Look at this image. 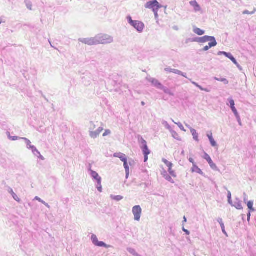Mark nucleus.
I'll list each match as a JSON object with an SVG mask.
<instances>
[{"mask_svg": "<svg viewBox=\"0 0 256 256\" xmlns=\"http://www.w3.org/2000/svg\"><path fill=\"white\" fill-rule=\"evenodd\" d=\"M146 8L152 10L154 14L156 17L158 16V10L162 8L158 2L156 0H152L148 2L146 6Z\"/></svg>", "mask_w": 256, "mask_h": 256, "instance_id": "obj_1", "label": "nucleus"}, {"mask_svg": "<svg viewBox=\"0 0 256 256\" xmlns=\"http://www.w3.org/2000/svg\"><path fill=\"white\" fill-rule=\"evenodd\" d=\"M142 150L143 154L144 156V162H146L148 160V155L150 154V150L148 148L146 141L142 138Z\"/></svg>", "mask_w": 256, "mask_h": 256, "instance_id": "obj_2", "label": "nucleus"}, {"mask_svg": "<svg viewBox=\"0 0 256 256\" xmlns=\"http://www.w3.org/2000/svg\"><path fill=\"white\" fill-rule=\"evenodd\" d=\"M142 210L140 206H136L132 208V213L134 216V220L138 221L142 214Z\"/></svg>", "mask_w": 256, "mask_h": 256, "instance_id": "obj_3", "label": "nucleus"}, {"mask_svg": "<svg viewBox=\"0 0 256 256\" xmlns=\"http://www.w3.org/2000/svg\"><path fill=\"white\" fill-rule=\"evenodd\" d=\"M92 240L94 244L96 246H100V247L103 246V247H105V248H107L110 247V246L106 245L104 242H99L98 240V239L96 236L94 234H92Z\"/></svg>", "mask_w": 256, "mask_h": 256, "instance_id": "obj_4", "label": "nucleus"}, {"mask_svg": "<svg viewBox=\"0 0 256 256\" xmlns=\"http://www.w3.org/2000/svg\"><path fill=\"white\" fill-rule=\"evenodd\" d=\"M162 160L168 168V170L170 174L174 177H176V174L174 171L172 170V167L173 166L172 164L164 158H163Z\"/></svg>", "mask_w": 256, "mask_h": 256, "instance_id": "obj_5", "label": "nucleus"}, {"mask_svg": "<svg viewBox=\"0 0 256 256\" xmlns=\"http://www.w3.org/2000/svg\"><path fill=\"white\" fill-rule=\"evenodd\" d=\"M132 26L138 32H142L144 28V24L140 21H134Z\"/></svg>", "mask_w": 256, "mask_h": 256, "instance_id": "obj_6", "label": "nucleus"}, {"mask_svg": "<svg viewBox=\"0 0 256 256\" xmlns=\"http://www.w3.org/2000/svg\"><path fill=\"white\" fill-rule=\"evenodd\" d=\"M204 158L208 162L210 166L212 168L215 169L216 168V164L213 162L212 158H210V156L208 154H207L206 153L204 154Z\"/></svg>", "mask_w": 256, "mask_h": 256, "instance_id": "obj_7", "label": "nucleus"}, {"mask_svg": "<svg viewBox=\"0 0 256 256\" xmlns=\"http://www.w3.org/2000/svg\"><path fill=\"white\" fill-rule=\"evenodd\" d=\"M200 42H216L214 38L210 36H204L200 38Z\"/></svg>", "mask_w": 256, "mask_h": 256, "instance_id": "obj_8", "label": "nucleus"}, {"mask_svg": "<svg viewBox=\"0 0 256 256\" xmlns=\"http://www.w3.org/2000/svg\"><path fill=\"white\" fill-rule=\"evenodd\" d=\"M207 136L209 138L212 146L213 147L216 146L217 144L213 138L212 133V132H210L208 134H207Z\"/></svg>", "mask_w": 256, "mask_h": 256, "instance_id": "obj_9", "label": "nucleus"}, {"mask_svg": "<svg viewBox=\"0 0 256 256\" xmlns=\"http://www.w3.org/2000/svg\"><path fill=\"white\" fill-rule=\"evenodd\" d=\"M91 175L94 178L97 180L98 183L100 184L101 178L98 176V174L94 171H92Z\"/></svg>", "mask_w": 256, "mask_h": 256, "instance_id": "obj_10", "label": "nucleus"}, {"mask_svg": "<svg viewBox=\"0 0 256 256\" xmlns=\"http://www.w3.org/2000/svg\"><path fill=\"white\" fill-rule=\"evenodd\" d=\"M190 4L192 6L194 7L195 11L198 12L200 10V6L196 0L190 2Z\"/></svg>", "mask_w": 256, "mask_h": 256, "instance_id": "obj_11", "label": "nucleus"}, {"mask_svg": "<svg viewBox=\"0 0 256 256\" xmlns=\"http://www.w3.org/2000/svg\"><path fill=\"white\" fill-rule=\"evenodd\" d=\"M221 54H224L226 57L229 58L234 64H238V63L236 62V59L234 58V57L230 54L227 53V52H221Z\"/></svg>", "mask_w": 256, "mask_h": 256, "instance_id": "obj_12", "label": "nucleus"}, {"mask_svg": "<svg viewBox=\"0 0 256 256\" xmlns=\"http://www.w3.org/2000/svg\"><path fill=\"white\" fill-rule=\"evenodd\" d=\"M103 43L108 44L112 42V38L108 35H105L102 36Z\"/></svg>", "mask_w": 256, "mask_h": 256, "instance_id": "obj_13", "label": "nucleus"}, {"mask_svg": "<svg viewBox=\"0 0 256 256\" xmlns=\"http://www.w3.org/2000/svg\"><path fill=\"white\" fill-rule=\"evenodd\" d=\"M114 156L119 158L122 162L126 158V155L120 152L114 154Z\"/></svg>", "mask_w": 256, "mask_h": 256, "instance_id": "obj_14", "label": "nucleus"}, {"mask_svg": "<svg viewBox=\"0 0 256 256\" xmlns=\"http://www.w3.org/2000/svg\"><path fill=\"white\" fill-rule=\"evenodd\" d=\"M216 44V42H209L208 46H206L204 48L203 50L204 51H206L208 50L210 48L215 46Z\"/></svg>", "mask_w": 256, "mask_h": 256, "instance_id": "obj_15", "label": "nucleus"}, {"mask_svg": "<svg viewBox=\"0 0 256 256\" xmlns=\"http://www.w3.org/2000/svg\"><path fill=\"white\" fill-rule=\"evenodd\" d=\"M122 162H124V168L126 172V176H128V175L129 174L130 169H129V166H128V162H127V159L126 158L125 160L122 161Z\"/></svg>", "mask_w": 256, "mask_h": 256, "instance_id": "obj_16", "label": "nucleus"}, {"mask_svg": "<svg viewBox=\"0 0 256 256\" xmlns=\"http://www.w3.org/2000/svg\"><path fill=\"white\" fill-rule=\"evenodd\" d=\"M247 206L248 208L250 210V212H249L248 216L249 217L250 216V212H254V208H253V202L252 201H249L248 202Z\"/></svg>", "mask_w": 256, "mask_h": 256, "instance_id": "obj_17", "label": "nucleus"}, {"mask_svg": "<svg viewBox=\"0 0 256 256\" xmlns=\"http://www.w3.org/2000/svg\"><path fill=\"white\" fill-rule=\"evenodd\" d=\"M194 32L195 34H197L198 36H202L204 34V30L198 28H194Z\"/></svg>", "mask_w": 256, "mask_h": 256, "instance_id": "obj_18", "label": "nucleus"}, {"mask_svg": "<svg viewBox=\"0 0 256 256\" xmlns=\"http://www.w3.org/2000/svg\"><path fill=\"white\" fill-rule=\"evenodd\" d=\"M165 70L166 72H173V73L178 74H181V72H180V70H177L167 68H166Z\"/></svg>", "mask_w": 256, "mask_h": 256, "instance_id": "obj_19", "label": "nucleus"}, {"mask_svg": "<svg viewBox=\"0 0 256 256\" xmlns=\"http://www.w3.org/2000/svg\"><path fill=\"white\" fill-rule=\"evenodd\" d=\"M190 132H191V133L192 134L194 138L196 140L198 141V134L196 132V131L194 129H192L190 130Z\"/></svg>", "mask_w": 256, "mask_h": 256, "instance_id": "obj_20", "label": "nucleus"}, {"mask_svg": "<svg viewBox=\"0 0 256 256\" xmlns=\"http://www.w3.org/2000/svg\"><path fill=\"white\" fill-rule=\"evenodd\" d=\"M85 43L89 45H94L96 44L94 40L92 38L86 40Z\"/></svg>", "mask_w": 256, "mask_h": 256, "instance_id": "obj_21", "label": "nucleus"}, {"mask_svg": "<svg viewBox=\"0 0 256 256\" xmlns=\"http://www.w3.org/2000/svg\"><path fill=\"white\" fill-rule=\"evenodd\" d=\"M152 82L154 85L156 86H161L160 84L156 80H152Z\"/></svg>", "mask_w": 256, "mask_h": 256, "instance_id": "obj_22", "label": "nucleus"}, {"mask_svg": "<svg viewBox=\"0 0 256 256\" xmlns=\"http://www.w3.org/2000/svg\"><path fill=\"white\" fill-rule=\"evenodd\" d=\"M110 133H111V132L110 130H106L105 132L103 134V136H106L110 134Z\"/></svg>", "mask_w": 256, "mask_h": 256, "instance_id": "obj_23", "label": "nucleus"}, {"mask_svg": "<svg viewBox=\"0 0 256 256\" xmlns=\"http://www.w3.org/2000/svg\"><path fill=\"white\" fill-rule=\"evenodd\" d=\"M230 108H232V111L234 112V113L235 114V115L237 116L238 114V112H237L236 108L234 107V106H232Z\"/></svg>", "mask_w": 256, "mask_h": 256, "instance_id": "obj_24", "label": "nucleus"}, {"mask_svg": "<svg viewBox=\"0 0 256 256\" xmlns=\"http://www.w3.org/2000/svg\"><path fill=\"white\" fill-rule=\"evenodd\" d=\"M218 80L224 82L226 84H228V82L226 78H222V79H216Z\"/></svg>", "mask_w": 256, "mask_h": 256, "instance_id": "obj_25", "label": "nucleus"}, {"mask_svg": "<svg viewBox=\"0 0 256 256\" xmlns=\"http://www.w3.org/2000/svg\"><path fill=\"white\" fill-rule=\"evenodd\" d=\"M122 196H116L114 198V200H120L122 199Z\"/></svg>", "mask_w": 256, "mask_h": 256, "instance_id": "obj_26", "label": "nucleus"}, {"mask_svg": "<svg viewBox=\"0 0 256 256\" xmlns=\"http://www.w3.org/2000/svg\"><path fill=\"white\" fill-rule=\"evenodd\" d=\"M128 22H129L130 24H132H132H134V20H132V18H131L130 16H128Z\"/></svg>", "mask_w": 256, "mask_h": 256, "instance_id": "obj_27", "label": "nucleus"}, {"mask_svg": "<svg viewBox=\"0 0 256 256\" xmlns=\"http://www.w3.org/2000/svg\"><path fill=\"white\" fill-rule=\"evenodd\" d=\"M230 107L233 106H234V102L233 100L230 99Z\"/></svg>", "mask_w": 256, "mask_h": 256, "instance_id": "obj_28", "label": "nucleus"}, {"mask_svg": "<svg viewBox=\"0 0 256 256\" xmlns=\"http://www.w3.org/2000/svg\"><path fill=\"white\" fill-rule=\"evenodd\" d=\"M189 161L193 164V165L194 167H196V166L195 165V164H194V160L192 158H190Z\"/></svg>", "mask_w": 256, "mask_h": 256, "instance_id": "obj_29", "label": "nucleus"}, {"mask_svg": "<svg viewBox=\"0 0 256 256\" xmlns=\"http://www.w3.org/2000/svg\"><path fill=\"white\" fill-rule=\"evenodd\" d=\"M13 197L16 200L19 201V198L16 194H14Z\"/></svg>", "mask_w": 256, "mask_h": 256, "instance_id": "obj_30", "label": "nucleus"}, {"mask_svg": "<svg viewBox=\"0 0 256 256\" xmlns=\"http://www.w3.org/2000/svg\"><path fill=\"white\" fill-rule=\"evenodd\" d=\"M166 179L168 180H170L172 178H171L170 176H166Z\"/></svg>", "mask_w": 256, "mask_h": 256, "instance_id": "obj_31", "label": "nucleus"}, {"mask_svg": "<svg viewBox=\"0 0 256 256\" xmlns=\"http://www.w3.org/2000/svg\"><path fill=\"white\" fill-rule=\"evenodd\" d=\"M183 230L186 232V234L188 235L190 234L188 230H185L184 228H183Z\"/></svg>", "mask_w": 256, "mask_h": 256, "instance_id": "obj_32", "label": "nucleus"}, {"mask_svg": "<svg viewBox=\"0 0 256 256\" xmlns=\"http://www.w3.org/2000/svg\"><path fill=\"white\" fill-rule=\"evenodd\" d=\"M243 14H250V12H249L247 10H245L243 12Z\"/></svg>", "mask_w": 256, "mask_h": 256, "instance_id": "obj_33", "label": "nucleus"}, {"mask_svg": "<svg viewBox=\"0 0 256 256\" xmlns=\"http://www.w3.org/2000/svg\"><path fill=\"white\" fill-rule=\"evenodd\" d=\"M198 170V172L200 174L202 172V170H200V169L198 168L196 166V167Z\"/></svg>", "mask_w": 256, "mask_h": 256, "instance_id": "obj_34", "label": "nucleus"}, {"mask_svg": "<svg viewBox=\"0 0 256 256\" xmlns=\"http://www.w3.org/2000/svg\"><path fill=\"white\" fill-rule=\"evenodd\" d=\"M31 148H32V150H36V151H37V150H36V148L34 146H31Z\"/></svg>", "mask_w": 256, "mask_h": 256, "instance_id": "obj_35", "label": "nucleus"}, {"mask_svg": "<svg viewBox=\"0 0 256 256\" xmlns=\"http://www.w3.org/2000/svg\"><path fill=\"white\" fill-rule=\"evenodd\" d=\"M222 230L223 232H224L225 234H226V232H225V230H224V227H222Z\"/></svg>", "mask_w": 256, "mask_h": 256, "instance_id": "obj_36", "label": "nucleus"}, {"mask_svg": "<svg viewBox=\"0 0 256 256\" xmlns=\"http://www.w3.org/2000/svg\"><path fill=\"white\" fill-rule=\"evenodd\" d=\"M98 190L100 192H102V187L101 186L98 188Z\"/></svg>", "mask_w": 256, "mask_h": 256, "instance_id": "obj_37", "label": "nucleus"}, {"mask_svg": "<svg viewBox=\"0 0 256 256\" xmlns=\"http://www.w3.org/2000/svg\"><path fill=\"white\" fill-rule=\"evenodd\" d=\"M238 208V209H242V206H239Z\"/></svg>", "mask_w": 256, "mask_h": 256, "instance_id": "obj_38", "label": "nucleus"}, {"mask_svg": "<svg viewBox=\"0 0 256 256\" xmlns=\"http://www.w3.org/2000/svg\"><path fill=\"white\" fill-rule=\"evenodd\" d=\"M184 222H186V218L185 216L184 217Z\"/></svg>", "mask_w": 256, "mask_h": 256, "instance_id": "obj_39", "label": "nucleus"}, {"mask_svg": "<svg viewBox=\"0 0 256 256\" xmlns=\"http://www.w3.org/2000/svg\"><path fill=\"white\" fill-rule=\"evenodd\" d=\"M2 23V21L1 20H0V24Z\"/></svg>", "mask_w": 256, "mask_h": 256, "instance_id": "obj_40", "label": "nucleus"}]
</instances>
